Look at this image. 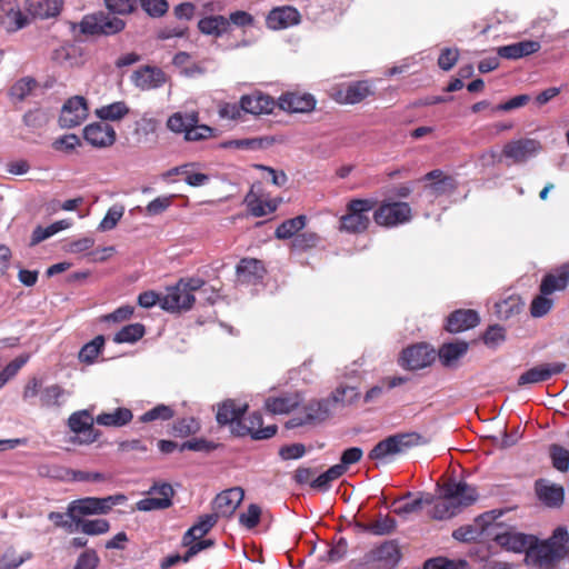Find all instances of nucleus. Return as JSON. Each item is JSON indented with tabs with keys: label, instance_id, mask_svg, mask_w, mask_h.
I'll use <instances>...</instances> for the list:
<instances>
[{
	"label": "nucleus",
	"instance_id": "1",
	"mask_svg": "<svg viewBox=\"0 0 569 569\" xmlns=\"http://www.w3.org/2000/svg\"><path fill=\"white\" fill-rule=\"evenodd\" d=\"M110 12L98 11L82 17L79 22H69L71 33L76 39L81 36H113L126 28L124 20L113 14H130L137 6L138 0H104Z\"/></svg>",
	"mask_w": 569,
	"mask_h": 569
},
{
	"label": "nucleus",
	"instance_id": "2",
	"mask_svg": "<svg viewBox=\"0 0 569 569\" xmlns=\"http://www.w3.org/2000/svg\"><path fill=\"white\" fill-rule=\"evenodd\" d=\"M568 542L569 531L566 526L557 527L545 540L532 535L525 563L535 569H555L557 563L566 557Z\"/></svg>",
	"mask_w": 569,
	"mask_h": 569
},
{
	"label": "nucleus",
	"instance_id": "3",
	"mask_svg": "<svg viewBox=\"0 0 569 569\" xmlns=\"http://www.w3.org/2000/svg\"><path fill=\"white\" fill-rule=\"evenodd\" d=\"M127 501L123 493H117L108 497H86L72 500L67 507V516L76 525L83 521V517L94 515H107L113 506Z\"/></svg>",
	"mask_w": 569,
	"mask_h": 569
},
{
	"label": "nucleus",
	"instance_id": "4",
	"mask_svg": "<svg viewBox=\"0 0 569 569\" xmlns=\"http://www.w3.org/2000/svg\"><path fill=\"white\" fill-rule=\"evenodd\" d=\"M569 280V264L563 263L558 270L546 274L540 284V295L537 296L530 306V313L535 318L547 315L552 307V299L549 295L563 290Z\"/></svg>",
	"mask_w": 569,
	"mask_h": 569
},
{
	"label": "nucleus",
	"instance_id": "5",
	"mask_svg": "<svg viewBox=\"0 0 569 569\" xmlns=\"http://www.w3.org/2000/svg\"><path fill=\"white\" fill-rule=\"evenodd\" d=\"M376 201L371 199H352L346 207V213L340 217L339 230L349 234L365 232L371 222L370 213Z\"/></svg>",
	"mask_w": 569,
	"mask_h": 569
},
{
	"label": "nucleus",
	"instance_id": "6",
	"mask_svg": "<svg viewBox=\"0 0 569 569\" xmlns=\"http://www.w3.org/2000/svg\"><path fill=\"white\" fill-rule=\"evenodd\" d=\"M418 436L416 433H399L390 436L379 441L368 453V458L373 461H387L388 458L395 455L402 453L407 449L418 443Z\"/></svg>",
	"mask_w": 569,
	"mask_h": 569
},
{
	"label": "nucleus",
	"instance_id": "7",
	"mask_svg": "<svg viewBox=\"0 0 569 569\" xmlns=\"http://www.w3.org/2000/svg\"><path fill=\"white\" fill-rule=\"evenodd\" d=\"M542 150L539 140L520 138L507 142L502 149V157L509 160L508 164H523L536 158Z\"/></svg>",
	"mask_w": 569,
	"mask_h": 569
},
{
	"label": "nucleus",
	"instance_id": "8",
	"mask_svg": "<svg viewBox=\"0 0 569 569\" xmlns=\"http://www.w3.org/2000/svg\"><path fill=\"white\" fill-rule=\"evenodd\" d=\"M331 412L330 400H313L303 407V410L289 419L287 428L293 429L305 425H315L325 421Z\"/></svg>",
	"mask_w": 569,
	"mask_h": 569
},
{
	"label": "nucleus",
	"instance_id": "9",
	"mask_svg": "<svg viewBox=\"0 0 569 569\" xmlns=\"http://www.w3.org/2000/svg\"><path fill=\"white\" fill-rule=\"evenodd\" d=\"M377 224L395 227L408 222L411 219V208L406 202H392L381 204L373 212Z\"/></svg>",
	"mask_w": 569,
	"mask_h": 569
},
{
	"label": "nucleus",
	"instance_id": "10",
	"mask_svg": "<svg viewBox=\"0 0 569 569\" xmlns=\"http://www.w3.org/2000/svg\"><path fill=\"white\" fill-rule=\"evenodd\" d=\"M89 108L84 97L69 98L62 106L59 124L61 128H74L80 126L88 117Z\"/></svg>",
	"mask_w": 569,
	"mask_h": 569
},
{
	"label": "nucleus",
	"instance_id": "11",
	"mask_svg": "<svg viewBox=\"0 0 569 569\" xmlns=\"http://www.w3.org/2000/svg\"><path fill=\"white\" fill-rule=\"evenodd\" d=\"M194 301V295L178 281L173 287L167 289V293L160 300V307L169 312L188 311L193 307Z\"/></svg>",
	"mask_w": 569,
	"mask_h": 569
},
{
	"label": "nucleus",
	"instance_id": "12",
	"mask_svg": "<svg viewBox=\"0 0 569 569\" xmlns=\"http://www.w3.org/2000/svg\"><path fill=\"white\" fill-rule=\"evenodd\" d=\"M150 497L143 498L137 502V509L140 511H152L167 509L172 505L174 490L171 485L154 483L149 490Z\"/></svg>",
	"mask_w": 569,
	"mask_h": 569
},
{
	"label": "nucleus",
	"instance_id": "13",
	"mask_svg": "<svg viewBox=\"0 0 569 569\" xmlns=\"http://www.w3.org/2000/svg\"><path fill=\"white\" fill-rule=\"evenodd\" d=\"M535 493L541 505L550 509L560 508L565 501V488L549 479L539 478L533 485Z\"/></svg>",
	"mask_w": 569,
	"mask_h": 569
},
{
	"label": "nucleus",
	"instance_id": "14",
	"mask_svg": "<svg viewBox=\"0 0 569 569\" xmlns=\"http://www.w3.org/2000/svg\"><path fill=\"white\" fill-rule=\"evenodd\" d=\"M83 138L90 146L104 149L114 144L117 133L113 127L106 122H92L83 128Z\"/></svg>",
	"mask_w": 569,
	"mask_h": 569
},
{
	"label": "nucleus",
	"instance_id": "15",
	"mask_svg": "<svg viewBox=\"0 0 569 569\" xmlns=\"http://www.w3.org/2000/svg\"><path fill=\"white\" fill-rule=\"evenodd\" d=\"M435 360V350L426 343L408 347L402 351V366L409 370L426 368Z\"/></svg>",
	"mask_w": 569,
	"mask_h": 569
},
{
	"label": "nucleus",
	"instance_id": "16",
	"mask_svg": "<svg viewBox=\"0 0 569 569\" xmlns=\"http://www.w3.org/2000/svg\"><path fill=\"white\" fill-rule=\"evenodd\" d=\"M131 81L136 88L149 91L162 87L167 82V76L158 67L144 66L133 71Z\"/></svg>",
	"mask_w": 569,
	"mask_h": 569
},
{
	"label": "nucleus",
	"instance_id": "17",
	"mask_svg": "<svg viewBox=\"0 0 569 569\" xmlns=\"http://www.w3.org/2000/svg\"><path fill=\"white\" fill-rule=\"evenodd\" d=\"M400 558V549L395 541H386L367 555V561L376 562L378 569H393Z\"/></svg>",
	"mask_w": 569,
	"mask_h": 569
},
{
	"label": "nucleus",
	"instance_id": "18",
	"mask_svg": "<svg viewBox=\"0 0 569 569\" xmlns=\"http://www.w3.org/2000/svg\"><path fill=\"white\" fill-rule=\"evenodd\" d=\"M248 425L243 423L242 420L238 427H233V435L246 436L250 435L254 440L269 439L277 432V426L270 425L262 428V417L259 412H253L248 417Z\"/></svg>",
	"mask_w": 569,
	"mask_h": 569
},
{
	"label": "nucleus",
	"instance_id": "19",
	"mask_svg": "<svg viewBox=\"0 0 569 569\" xmlns=\"http://www.w3.org/2000/svg\"><path fill=\"white\" fill-rule=\"evenodd\" d=\"M244 492L241 488L234 487L227 489L219 495L213 500L212 508L213 515H217V518L220 517H230L234 513L236 509L239 507L241 501L243 500Z\"/></svg>",
	"mask_w": 569,
	"mask_h": 569
},
{
	"label": "nucleus",
	"instance_id": "20",
	"mask_svg": "<svg viewBox=\"0 0 569 569\" xmlns=\"http://www.w3.org/2000/svg\"><path fill=\"white\" fill-rule=\"evenodd\" d=\"M247 409L248 406L246 403L238 405L232 399L224 400L218 405L216 420L220 426H230V430L233 433V427H238Z\"/></svg>",
	"mask_w": 569,
	"mask_h": 569
},
{
	"label": "nucleus",
	"instance_id": "21",
	"mask_svg": "<svg viewBox=\"0 0 569 569\" xmlns=\"http://www.w3.org/2000/svg\"><path fill=\"white\" fill-rule=\"evenodd\" d=\"M532 540V535L518 532L515 530H506L503 532H497L495 535V541L502 547L503 549L517 553L525 552L529 550L530 541Z\"/></svg>",
	"mask_w": 569,
	"mask_h": 569
},
{
	"label": "nucleus",
	"instance_id": "22",
	"mask_svg": "<svg viewBox=\"0 0 569 569\" xmlns=\"http://www.w3.org/2000/svg\"><path fill=\"white\" fill-rule=\"evenodd\" d=\"M565 368L566 363H543L536 366L519 376L518 386L523 387L546 381L553 375L561 372Z\"/></svg>",
	"mask_w": 569,
	"mask_h": 569
},
{
	"label": "nucleus",
	"instance_id": "23",
	"mask_svg": "<svg viewBox=\"0 0 569 569\" xmlns=\"http://www.w3.org/2000/svg\"><path fill=\"white\" fill-rule=\"evenodd\" d=\"M445 498H450L457 503V508L460 510L462 507H468L476 502L478 493L475 487L467 482L459 481L448 483L445 488Z\"/></svg>",
	"mask_w": 569,
	"mask_h": 569
},
{
	"label": "nucleus",
	"instance_id": "24",
	"mask_svg": "<svg viewBox=\"0 0 569 569\" xmlns=\"http://www.w3.org/2000/svg\"><path fill=\"white\" fill-rule=\"evenodd\" d=\"M266 22L272 30L286 29L300 22V13L290 6L278 7L268 13Z\"/></svg>",
	"mask_w": 569,
	"mask_h": 569
},
{
	"label": "nucleus",
	"instance_id": "25",
	"mask_svg": "<svg viewBox=\"0 0 569 569\" xmlns=\"http://www.w3.org/2000/svg\"><path fill=\"white\" fill-rule=\"evenodd\" d=\"M279 107L289 112H310L316 107V99L310 93L288 92L280 96Z\"/></svg>",
	"mask_w": 569,
	"mask_h": 569
},
{
	"label": "nucleus",
	"instance_id": "26",
	"mask_svg": "<svg viewBox=\"0 0 569 569\" xmlns=\"http://www.w3.org/2000/svg\"><path fill=\"white\" fill-rule=\"evenodd\" d=\"M237 279L240 283H257L264 273L266 269L262 261L254 258H243L236 267Z\"/></svg>",
	"mask_w": 569,
	"mask_h": 569
},
{
	"label": "nucleus",
	"instance_id": "27",
	"mask_svg": "<svg viewBox=\"0 0 569 569\" xmlns=\"http://www.w3.org/2000/svg\"><path fill=\"white\" fill-rule=\"evenodd\" d=\"M480 321L478 312L471 309L453 311L447 319L446 329L449 332L458 333L475 328Z\"/></svg>",
	"mask_w": 569,
	"mask_h": 569
},
{
	"label": "nucleus",
	"instance_id": "28",
	"mask_svg": "<svg viewBox=\"0 0 569 569\" xmlns=\"http://www.w3.org/2000/svg\"><path fill=\"white\" fill-rule=\"evenodd\" d=\"M240 103L241 109L251 114L270 113L274 108L273 99L259 91L242 96Z\"/></svg>",
	"mask_w": 569,
	"mask_h": 569
},
{
	"label": "nucleus",
	"instance_id": "29",
	"mask_svg": "<svg viewBox=\"0 0 569 569\" xmlns=\"http://www.w3.org/2000/svg\"><path fill=\"white\" fill-rule=\"evenodd\" d=\"M541 48L539 41L523 40L508 46H502L497 49V53L500 58L508 60H516L527 56H530Z\"/></svg>",
	"mask_w": 569,
	"mask_h": 569
},
{
	"label": "nucleus",
	"instance_id": "30",
	"mask_svg": "<svg viewBox=\"0 0 569 569\" xmlns=\"http://www.w3.org/2000/svg\"><path fill=\"white\" fill-rule=\"evenodd\" d=\"M217 521V515L207 513L200 516L197 522L184 532L182 546L191 545V542L204 537L214 527Z\"/></svg>",
	"mask_w": 569,
	"mask_h": 569
},
{
	"label": "nucleus",
	"instance_id": "31",
	"mask_svg": "<svg viewBox=\"0 0 569 569\" xmlns=\"http://www.w3.org/2000/svg\"><path fill=\"white\" fill-rule=\"evenodd\" d=\"M133 418L132 411L124 407L116 408L110 412H101L96 417V423L103 427L120 428L128 425Z\"/></svg>",
	"mask_w": 569,
	"mask_h": 569
},
{
	"label": "nucleus",
	"instance_id": "32",
	"mask_svg": "<svg viewBox=\"0 0 569 569\" xmlns=\"http://www.w3.org/2000/svg\"><path fill=\"white\" fill-rule=\"evenodd\" d=\"M469 345L466 341L443 343L438 351L439 359L445 367H452L468 351Z\"/></svg>",
	"mask_w": 569,
	"mask_h": 569
},
{
	"label": "nucleus",
	"instance_id": "33",
	"mask_svg": "<svg viewBox=\"0 0 569 569\" xmlns=\"http://www.w3.org/2000/svg\"><path fill=\"white\" fill-rule=\"evenodd\" d=\"M2 12L4 14L0 17V22L8 32L18 31L28 23V18L20 11L16 0H13V4H9L7 10Z\"/></svg>",
	"mask_w": 569,
	"mask_h": 569
},
{
	"label": "nucleus",
	"instance_id": "34",
	"mask_svg": "<svg viewBox=\"0 0 569 569\" xmlns=\"http://www.w3.org/2000/svg\"><path fill=\"white\" fill-rule=\"evenodd\" d=\"M300 402L297 395H284L280 397H269L264 401L266 409L274 415H283L290 412Z\"/></svg>",
	"mask_w": 569,
	"mask_h": 569
},
{
	"label": "nucleus",
	"instance_id": "35",
	"mask_svg": "<svg viewBox=\"0 0 569 569\" xmlns=\"http://www.w3.org/2000/svg\"><path fill=\"white\" fill-rule=\"evenodd\" d=\"M130 112L124 101H116L94 110V114L102 121H119Z\"/></svg>",
	"mask_w": 569,
	"mask_h": 569
},
{
	"label": "nucleus",
	"instance_id": "36",
	"mask_svg": "<svg viewBox=\"0 0 569 569\" xmlns=\"http://www.w3.org/2000/svg\"><path fill=\"white\" fill-rule=\"evenodd\" d=\"M96 422V418L93 419L91 413L88 410H79L73 412L68 419V427L74 433H92L94 431L93 423Z\"/></svg>",
	"mask_w": 569,
	"mask_h": 569
},
{
	"label": "nucleus",
	"instance_id": "37",
	"mask_svg": "<svg viewBox=\"0 0 569 569\" xmlns=\"http://www.w3.org/2000/svg\"><path fill=\"white\" fill-rule=\"evenodd\" d=\"M68 392L59 385H50L40 391V405L44 408L61 407Z\"/></svg>",
	"mask_w": 569,
	"mask_h": 569
},
{
	"label": "nucleus",
	"instance_id": "38",
	"mask_svg": "<svg viewBox=\"0 0 569 569\" xmlns=\"http://www.w3.org/2000/svg\"><path fill=\"white\" fill-rule=\"evenodd\" d=\"M198 28L204 34L220 37L228 30L229 20L223 16L206 17L198 22Z\"/></svg>",
	"mask_w": 569,
	"mask_h": 569
},
{
	"label": "nucleus",
	"instance_id": "39",
	"mask_svg": "<svg viewBox=\"0 0 569 569\" xmlns=\"http://www.w3.org/2000/svg\"><path fill=\"white\" fill-rule=\"evenodd\" d=\"M199 118L197 112L182 113L176 112L171 117H169L167 121V127L169 130L176 133H184L187 134V130L194 123H198Z\"/></svg>",
	"mask_w": 569,
	"mask_h": 569
},
{
	"label": "nucleus",
	"instance_id": "40",
	"mask_svg": "<svg viewBox=\"0 0 569 569\" xmlns=\"http://www.w3.org/2000/svg\"><path fill=\"white\" fill-rule=\"evenodd\" d=\"M306 221L307 217L303 214L284 220L276 229V238L282 240L292 238L298 231H300L306 226Z\"/></svg>",
	"mask_w": 569,
	"mask_h": 569
},
{
	"label": "nucleus",
	"instance_id": "41",
	"mask_svg": "<svg viewBox=\"0 0 569 569\" xmlns=\"http://www.w3.org/2000/svg\"><path fill=\"white\" fill-rule=\"evenodd\" d=\"M142 323H130L122 327L113 337L116 343H134L144 336Z\"/></svg>",
	"mask_w": 569,
	"mask_h": 569
},
{
	"label": "nucleus",
	"instance_id": "42",
	"mask_svg": "<svg viewBox=\"0 0 569 569\" xmlns=\"http://www.w3.org/2000/svg\"><path fill=\"white\" fill-rule=\"evenodd\" d=\"M70 227H71V221L68 219L56 221L46 228H42L39 226L32 232L31 244L32 246L38 244L41 241L52 237L57 232L68 229Z\"/></svg>",
	"mask_w": 569,
	"mask_h": 569
},
{
	"label": "nucleus",
	"instance_id": "43",
	"mask_svg": "<svg viewBox=\"0 0 569 569\" xmlns=\"http://www.w3.org/2000/svg\"><path fill=\"white\" fill-rule=\"evenodd\" d=\"M372 93L368 81H358L346 89L345 102L355 104Z\"/></svg>",
	"mask_w": 569,
	"mask_h": 569
},
{
	"label": "nucleus",
	"instance_id": "44",
	"mask_svg": "<svg viewBox=\"0 0 569 569\" xmlns=\"http://www.w3.org/2000/svg\"><path fill=\"white\" fill-rule=\"evenodd\" d=\"M37 87V81L31 77L19 79L10 88L9 96L12 100L23 101Z\"/></svg>",
	"mask_w": 569,
	"mask_h": 569
},
{
	"label": "nucleus",
	"instance_id": "45",
	"mask_svg": "<svg viewBox=\"0 0 569 569\" xmlns=\"http://www.w3.org/2000/svg\"><path fill=\"white\" fill-rule=\"evenodd\" d=\"M104 346V337L97 336L93 340L86 343L80 352L79 360L84 363H93Z\"/></svg>",
	"mask_w": 569,
	"mask_h": 569
},
{
	"label": "nucleus",
	"instance_id": "46",
	"mask_svg": "<svg viewBox=\"0 0 569 569\" xmlns=\"http://www.w3.org/2000/svg\"><path fill=\"white\" fill-rule=\"evenodd\" d=\"M76 530H80L88 536H99L107 533L110 530V523L106 519L83 520L76 523Z\"/></svg>",
	"mask_w": 569,
	"mask_h": 569
},
{
	"label": "nucleus",
	"instance_id": "47",
	"mask_svg": "<svg viewBox=\"0 0 569 569\" xmlns=\"http://www.w3.org/2000/svg\"><path fill=\"white\" fill-rule=\"evenodd\" d=\"M174 417V409L171 406L167 405H157L150 410L146 411L142 416H140L139 420L143 423L152 422V421H168Z\"/></svg>",
	"mask_w": 569,
	"mask_h": 569
},
{
	"label": "nucleus",
	"instance_id": "48",
	"mask_svg": "<svg viewBox=\"0 0 569 569\" xmlns=\"http://www.w3.org/2000/svg\"><path fill=\"white\" fill-rule=\"evenodd\" d=\"M360 398V392L356 387L340 386L333 392L330 400L331 403H341L342 406H349L356 402Z\"/></svg>",
	"mask_w": 569,
	"mask_h": 569
},
{
	"label": "nucleus",
	"instance_id": "49",
	"mask_svg": "<svg viewBox=\"0 0 569 569\" xmlns=\"http://www.w3.org/2000/svg\"><path fill=\"white\" fill-rule=\"evenodd\" d=\"M549 456L555 469L561 472L569 470V450L560 445L552 443L549 446Z\"/></svg>",
	"mask_w": 569,
	"mask_h": 569
},
{
	"label": "nucleus",
	"instance_id": "50",
	"mask_svg": "<svg viewBox=\"0 0 569 569\" xmlns=\"http://www.w3.org/2000/svg\"><path fill=\"white\" fill-rule=\"evenodd\" d=\"M460 510L457 508V503L450 498H445L438 501L432 509L431 516L437 520L450 519L456 516Z\"/></svg>",
	"mask_w": 569,
	"mask_h": 569
},
{
	"label": "nucleus",
	"instance_id": "51",
	"mask_svg": "<svg viewBox=\"0 0 569 569\" xmlns=\"http://www.w3.org/2000/svg\"><path fill=\"white\" fill-rule=\"evenodd\" d=\"M31 558L30 552L19 555L14 549L9 548L0 558V569H18L24 561Z\"/></svg>",
	"mask_w": 569,
	"mask_h": 569
},
{
	"label": "nucleus",
	"instance_id": "52",
	"mask_svg": "<svg viewBox=\"0 0 569 569\" xmlns=\"http://www.w3.org/2000/svg\"><path fill=\"white\" fill-rule=\"evenodd\" d=\"M174 198H176L174 194L157 197L156 199H153L146 206V208H144L146 216L154 217V216L162 214L172 206Z\"/></svg>",
	"mask_w": 569,
	"mask_h": 569
},
{
	"label": "nucleus",
	"instance_id": "53",
	"mask_svg": "<svg viewBox=\"0 0 569 569\" xmlns=\"http://www.w3.org/2000/svg\"><path fill=\"white\" fill-rule=\"evenodd\" d=\"M124 213V207L122 204H113L110 207L98 226L99 231H109L116 228Z\"/></svg>",
	"mask_w": 569,
	"mask_h": 569
},
{
	"label": "nucleus",
	"instance_id": "54",
	"mask_svg": "<svg viewBox=\"0 0 569 569\" xmlns=\"http://www.w3.org/2000/svg\"><path fill=\"white\" fill-rule=\"evenodd\" d=\"M174 436L188 437L194 435L200 430L199 421L193 417H187L177 420L172 427Z\"/></svg>",
	"mask_w": 569,
	"mask_h": 569
},
{
	"label": "nucleus",
	"instance_id": "55",
	"mask_svg": "<svg viewBox=\"0 0 569 569\" xmlns=\"http://www.w3.org/2000/svg\"><path fill=\"white\" fill-rule=\"evenodd\" d=\"M397 522L389 516L380 515L378 519L370 523V533L375 536H386L396 529Z\"/></svg>",
	"mask_w": 569,
	"mask_h": 569
},
{
	"label": "nucleus",
	"instance_id": "56",
	"mask_svg": "<svg viewBox=\"0 0 569 569\" xmlns=\"http://www.w3.org/2000/svg\"><path fill=\"white\" fill-rule=\"evenodd\" d=\"M456 189V181L451 177H442L437 181L430 182L427 186V190L431 196L438 197L453 192Z\"/></svg>",
	"mask_w": 569,
	"mask_h": 569
},
{
	"label": "nucleus",
	"instance_id": "57",
	"mask_svg": "<svg viewBox=\"0 0 569 569\" xmlns=\"http://www.w3.org/2000/svg\"><path fill=\"white\" fill-rule=\"evenodd\" d=\"M348 551V542L345 538H340L337 543L330 547L325 555L320 556L321 561L337 562L345 558Z\"/></svg>",
	"mask_w": 569,
	"mask_h": 569
},
{
	"label": "nucleus",
	"instance_id": "58",
	"mask_svg": "<svg viewBox=\"0 0 569 569\" xmlns=\"http://www.w3.org/2000/svg\"><path fill=\"white\" fill-rule=\"evenodd\" d=\"M433 500L432 496L428 495L425 499L417 498L411 501L405 502L401 506L395 508L393 512L400 517H406L410 513H415L421 510L423 503H431Z\"/></svg>",
	"mask_w": 569,
	"mask_h": 569
},
{
	"label": "nucleus",
	"instance_id": "59",
	"mask_svg": "<svg viewBox=\"0 0 569 569\" xmlns=\"http://www.w3.org/2000/svg\"><path fill=\"white\" fill-rule=\"evenodd\" d=\"M23 123L32 129L37 130L44 127L48 123V116L41 109L29 110L23 114Z\"/></svg>",
	"mask_w": 569,
	"mask_h": 569
},
{
	"label": "nucleus",
	"instance_id": "60",
	"mask_svg": "<svg viewBox=\"0 0 569 569\" xmlns=\"http://www.w3.org/2000/svg\"><path fill=\"white\" fill-rule=\"evenodd\" d=\"M260 516H261V508L256 503H251L248 507L247 511L240 513L239 522L247 529H252L259 523Z\"/></svg>",
	"mask_w": 569,
	"mask_h": 569
},
{
	"label": "nucleus",
	"instance_id": "61",
	"mask_svg": "<svg viewBox=\"0 0 569 569\" xmlns=\"http://www.w3.org/2000/svg\"><path fill=\"white\" fill-rule=\"evenodd\" d=\"M138 3L152 18L162 17L168 10L166 0H138Z\"/></svg>",
	"mask_w": 569,
	"mask_h": 569
},
{
	"label": "nucleus",
	"instance_id": "62",
	"mask_svg": "<svg viewBox=\"0 0 569 569\" xmlns=\"http://www.w3.org/2000/svg\"><path fill=\"white\" fill-rule=\"evenodd\" d=\"M32 6H37L34 13L43 17H54L59 13L58 0H32Z\"/></svg>",
	"mask_w": 569,
	"mask_h": 569
},
{
	"label": "nucleus",
	"instance_id": "63",
	"mask_svg": "<svg viewBox=\"0 0 569 569\" xmlns=\"http://www.w3.org/2000/svg\"><path fill=\"white\" fill-rule=\"evenodd\" d=\"M100 559L93 549H87L77 559L73 569H97Z\"/></svg>",
	"mask_w": 569,
	"mask_h": 569
},
{
	"label": "nucleus",
	"instance_id": "64",
	"mask_svg": "<svg viewBox=\"0 0 569 569\" xmlns=\"http://www.w3.org/2000/svg\"><path fill=\"white\" fill-rule=\"evenodd\" d=\"M428 567L432 569H467L468 565L463 560L455 561L443 557H438L429 559Z\"/></svg>",
	"mask_w": 569,
	"mask_h": 569
}]
</instances>
